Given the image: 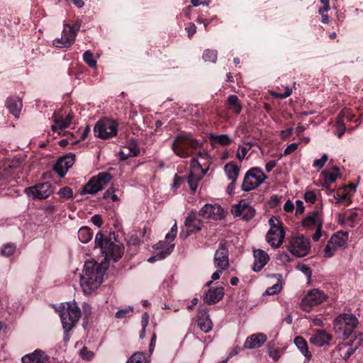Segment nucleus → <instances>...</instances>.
Returning a JSON list of instances; mask_svg holds the SVG:
<instances>
[{
    "label": "nucleus",
    "instance_id": "nucleus-1",
    "mask_svg": "<svg viewBox=\"0 0 363 363\" xmlns=\"http://www.w3.org/2000/svg\"><path fill=\"white\" fill-rule=\"evenodd\" d=\"M106 267L102 263L99 264L94 260H89L84 263V269L80 278V286L85 294H91L103 282V277Z\"/></svg>",
    "mask_w": 363,
    "mask_h": 363
},
{
    "label": "nucleus",
    "instance_id": "nucleus-2",
    "mask_svg": "<svg viewBox=\"0 0 363 363\" xmlns=\"http://www.w3.org/2000/svg\"><path fill=\"white\" fill-rule=\"evenodd\" d=\"M171 145L173 152L177 156L187 158L191 155V150H197L201 147L202 143L189 134H181L174 138Z\"/></svg>",
    "mask_w": 363,
    "mask_h": 363
},
{
    "label": "nucleus",
    "instance_id": "nucleus-3",
    "mask_svg": "<svg viewBox=\"0 0 363 363\" xmlns=\"http://www.w3.org/2000/svg\"><path fill=\"white\" fill-rule=\"evenodd\" d=\"M358 320L351 313L339 315L333 322V330L337 337L347 340L353 333L357 326Z\"/></svg>",
    "mask_w": 363,
    "mask_h": 363
},
{
    "label": "nucleus",
    "instance_id": "nucleus-4",
    "mask_svg": "<svg viewBox=\"0 0 363 363\" xmlns=\"http://www.w3.org/2000/svg\"><path fill=\"white\" fill-rule=\"evenodd\" d=\"M60 308V316L65 332H69L77 325L80 317L81 310L76 302H67Z\"/></svg>",
    "mask_w": 363,
    "mask_h": 363
},
{
    "label": "nucleus",
    "instance_id": "nucleus-5",
    "mask_svg": "<svg viewBox=\"0 0 363 363\" xmlns=\"http://www.w3.org/2000/svg\"><path fill=\"white\" fill-rule=\"evenodd\" d=\"M95 243L96 247H100L106 260L117 262L123 254V249L121 245L107 240L101 233L96 235Z\"/></svg>",
    "mask_w": 363,
    "mask_h": 363
},
{
    "label": "nucleus",
    "instance_id": "nucleus-6",
    "mask_svg": "<svg viewBox=\"0 0 363 363\" xmlns=\"http://www.w3.org/2000/svg\"><path fill=\"white\" fill-rule=\"evenodd\" d=\"M177 233V226L175 223L172 227L170 231L166 235L164 240H161L155 245V247L157 250L161 251L157 253L155 255L150 257L148 259V262H154L157 260H162L168 257L174 248V244L172 243L176 238Z\"/></svg>",
    "mask_w": 363,
    "mask_h": 363
},
{
    "label": "nucleus",
    "instance_id": "nucleus-7",
    "mask_svg": "<svg viewBox=\"0 0 363 363\" xmlns=\"http://www.w3.org/2000/svg\"><path fill=\"white\" fill-rule=\"evenodd\" d=\"M267 179V176L264 174L260 168H251L244 177L242 190L244 191L253 190L260 186Z\"/></svg>",
    "mask_w": 363,
    "mask_h": 363
},
{
    "label": "nucleus",
    "instance_id": "nucleus-8",
    "mask_svg": "<svg viewBox=\"0 0 363 363\" xmlns=\"http://www.w3.org/2000/svg\"><path fill=\"white\" fill-rule=\"evenodd\" d=\"M112 175L107 172L99 173L92 177L82 188V194H94L102 190L111 180Z\"/></svg>",
    "mask_w": 363,
    "mask_h": 363
},
{
    "label": "nucleus",
    "instance_id": "nucleus-9",
    "mask_svg": "<svg viewBox=\"0 0 363 363\" xmlns=\"http://www.w3.org/2000/svg\"><path fill=\"white\" fill-rule=\"evenodd\" d=\"M287 249L296 257H305L309 253L311 250L310 241L303 235L292 237L289 240Z\"/></svg>",
    "mask_w": 363,
    "mask_h": 363
},
{
    "label": "nucleus",
    "instance_id": "nucleus-10",
    "mask_svg": "<svg viewBox=\"0 0 363 363\" xmlns=\"http://www.w3.org/2000/svg\"><path fill=\"white\" fill-rule=\"evenodd\" d=\"M96 137L107 139L116 135L118 133V124L111 119L104 118L99 121L94 128Z\"/></svg>",
    "mask_w": 363,
    "mask_h": 363
},
{
    "label": "nucleus",
    "instance_id": "nucleus-11",
    "mask_svg": "<svg viewBox=\"0 0 363 363\" xmlns=\"http://www.w3.org/2000/svg\"><path fill=\"white\" fill-rule=\"evenodd\" d=\"M327 297V295L323 291L318 289H311L303 298L301 302L302 307L305 311H308L311 307L323 303Z\"/></svg>",
    "mask_w": 363,
    "mask_h": 363
},
{
    "label": "nucleus",
    "instance_id": "nucleus-12",
    "mask_svg": "<svg viewBox=\"0 0 363 363\" xmlns=\"http://www.w3.org/2000/svg\"><path fill=\"white\" fill-rule=\"evenodd\" d=\"M255 209L246 200H241L231 208V213L234 216H240L245 221L251 220L255 216Z\"/></svg>",
    "mask_w": 363,
    "mask_h": 363
},
{
    "label": "nucleus",
    "instance_id": "nucleus-13",
    "mask_svg": "<svg viewBox=\"0 0 363 363\" xmlns=\"http://www.w3.org/2000/svg\"><path fill=\"white\" fill-rule=\"evenodd\" d=\"M269 225L270 226V229L266 235V240L267 242L275 245V238H273L272 235L276 234V235H277L278 238L279 239L278 245L283 243L285 232L284 228L281 226V223L279 219L275 216L271 217L269 220Z\"/></svg>",
    "mask_w": 363,
    "mask_h": 363
},
{
    "label": "nucleus",
    "instance_id": "nucleus-14",
    "mask_svg": "<svg viewBox=\"0 0 363 363\" xmlns=\"http://www.w3.org/2000/svg\"><path fill=\"white\" fill-rule=\"evenodd\" d=\"M214 267L216 269L226 270L229 267V251L225 242H220L213 257Z\"/></svg>",
    "mask_w": 363,
    "mask_h": 363
},
{
    "label": "nucleus",
    "instance_id": "nucleus-15",
    "mask_svg": "<svg viewBox=\"0 0 363 363\" xmlns=\"http://www.w3.org/2000/svg\"><path fill=\"white\" fill-rule=\"evenodd\" d=\"M28 195L34 198L45 199L49 197L52 193V185L50 182H43L25 189Z\"/></svg>",
    "mask_w": 363,
    "mask_h": 363
},
{
    "label": "nucleus",
    "instance_id": "nucleus-16",
    "mask_svg": "<svg viewBox=\"0 0 363 363\" xmlns=\"http://www.w3.org/2000/svg\"><path fill=\"white\" fill-rule=\"evenodd\" d=\"M74 159L75 156L73 154H69L60 157L54 165V171L60 177H64L69 169L74 164Z\"/></svg>",
    "mask_w": 363,
    "mask_h": 363
},
{
    "label": "nucleus",
    "instance_id": "nucleus-17",
    "mask_svg": "<svg viewBox=\"0 0 363 363\" xmlns=\"http://www.w3.org/2000/svg\"><path fill=\"white\" fill-rule=\"evenodd\" d=\"M223 215V209L218 205L205 204L199 211V216L207 219L219 220Z\"/></svg>",
    "mask_w": 363,
    "mask_h": 363
},
{
    "label": "nucleus",
    "instance_id": "nucleus-18",
    "mask_svg": "<svg viewBox=\"0 0 363 363\" xmlns=\"http://www.w3.org/2000/svg\"><path fill=\"white\" fill-rule=\"evenodd\" d=\"M54 124L51 126L53 131L67 128L71 123L73 118V113L69 112L64 118L60 112H54L52 115Z\"/></svg>",
    "mask_w": 363,
    "mask_h": 363
},
{
    "label": "nucleus",
    "instance_id": "nucleus-19",
    "mask_svg": "<svg viewBox=\"0 0 363 363\" xmlns=\"http://www.w3.org/2000/svg\"><path fill=\"white\" fill-rule=\"evenodd\" d=\"M18 167V162L16 161L0 160V182L9 181Z\"/></svg>",
    "mask_w": 363,
    "mask_h": 363
},
{
    "label": "nucleus",
    "instance_id": "nucleus-20",
    "mask_svg": "<svg viewBox=\"0 0 363 363\" xmlns=\"http://www.w3.org/2000/svg\"><path fill=\"white\" fill-rule=\"evenodd\" d=\"M197 322L199 328L205 333H207L212 330L213 323L206 308L199 307L198 310Z\"/></svg>",
    "mask_w": 363,
    "mask_h": 363
},
{
    "label": "nucleus",
    "instance_id": "nucleus-21",
    "mask_svg": "<svg viewBox=\"0 0 363 363\" xmlns=\"http://www.w3.org/2000/svg\"><path fill=\"white\" fill-rule=\"evenodd\" d=\"M267 340V335L264 333H255L246 338L243 347L250 350L259 348L264 345Z\"/></svg>",
    "mask_w": 363,
    "mask_h": 363
},
{
    "label": "nucleus",
    "instance_id": "nucleus-22",
    "mask_svg": "<svg viewBox=\"0 0 363 363\" xmlns=\"http://www.w3.org/2000/svg\"><path fill=\"white\" fill-rule=\"evenodd\" d=\"M140 154V150L135 141H128L118 152L121 160H125L130 157H136Z\"/></svg>",
    "mask_w": 363,
    "mask_h": 363
},
{
    "label": "nucleus",
    "instance_id": "nucleus-23",
    "mask_svg": "<svg viewBox=\"0 0 363 363\" xmlns=\"http://www.w3.org/2000/svg\"><path fill=\"white\" fill-rule=\"evenodd\" d=\"M48 360L49 357L45 352L40 350H36L21 358L23 363H48Z\"/></svg>",
    "mask_w": 363,
    "mask_h": 363
},
{
    "label": "nucleus",
    "instance_id": "nucleus-24",
    "mask_svg": "<svg viewBox=\"0 0 363 363\" xmlns=\"http://www.w3.org/2000/svg\"><path fill=\"white\" fill-rule=\"evenodd\" d=\"M223 287H216L208 289L203 296V300L206 303L211 305L219 302L223 298Z\"/></svg>",
    "mask_w": 363,
    "mask_h": 363
},
{
    "label": "nucleus",
    "instance_id": "nucleus-25",
    "mask_svg": "<svg viewBox=\"0 0 363 363\" xmlns=\"http://www.w3.org/2000/svg\"><path fill=\"white\" fill-rule=\"evenodd\" d=\"M255 262L252 269L254 272H258L267 264L269 259V257L264 250L258 249L253 251Z\"/></svg>",
    "mask_w": 363,
    "mask_h": 363
},
{
    "label": "nucleus",
    "instance_id": "nucleus-26",
    "mask_svg": "<svg viewBox=\"0 0 363 363\" xmlns=\"http://www.w3.org/2000/svg\"><path fill=\"white\" fill-rule=\"evenodd\" d=\"M332 336L324 330H318L310 337V342L315 346L322 347L329 344Z\"/></svg>",
    "mask_w": 363,
    "mask_h": 363
},
{
    "label": "nucleus",
    "instance_id": "nucleus-27",
    "mask_svg": "<svg viewBox=\"0 0 363 363\" xmlns=\"http://www.w3.org/2000/svg\"><path fill=\"white\" fill-rule=\"evenodd\" d=\"M208 139L213 147H216L218 145L226 146L233 142V140L225 134L216 135L213 133H210L208 135Z\"/></svg>",
    "mask_w": 363,
    "mask_h": 363
},
{
    "label": "nucleus",
    "instance_id": "nucleus-28",
    "mask_svg": "<svg viewBox=\"0 0 363 363\" xmlns=\"http://www.w3.org/2000/svg\"><path fill=\"white\" fill-rule=\"evenodd\" d=\"M6 106L9 111L15 116L18 117L23 106V103L19 97H9L6 101Z\"/></svg>",
    "mask_w": 363,
    "mask_h": 363
},
{
    "label": "nucleus",
    "instance_id": "nucleus-29",
    "mask_svg": "<svg viewBox=\"0 0 363 363\" xmlns=\"http://www.w3.org/2000/svg\"><path fill=\"white\" fill-rule=\"evenodd\" d=\"M74 37L69 35L67 33L66 28H64L60 38H57L53 40V45L57 48H69L74 42Z\"/></svg>",
    "mask_w": 363,
    "mask_h": 363
},
{
    "label": "nucleus",
    "instance_id": "nucleus-30",
    "mask_svg": "<svg viewBox=\"0 0 363 363\" xmlns=\"http://www.w3.org/2000/svg\"><path fill=\"white\" fill-rule=\"evenodd\" d=\"M302 225L306 228L318 227L322 225V220L317 211H313L303 220Z\"/></svg>",
    "mask_w": 363,
    "mask_h": 363
},
{
    "label": "nucleus",
    "instance_id": "nucleus-31",
    "mask_svg": "<svg viewBox=\"0 0 363 363\" xmlns=\"http://www.w3.org/2000/svg\"><path fill=\"white\" fill-rule=\"evenodd\" d=\"M354 350L347 344L340 345L337 347L335 355L340 359L347 360L354 353Z\"/></svg>",
    "mask_w": 363,
    "mask_h": 363
},
{
    "label": "nucleus",
    "instance_id": "nucleus-32",
    "mask_svg": "<svg viewBox=\"0 0 363 363\" xmlns=\"http://www.w3.org/2000/svg\"><path fill=\"white\" fill-rule=\"evenodd\" d=\"M225 106L228 110L233 111L235 114H239L242 111V105L236 95H229L227 99Z\"/></svg>",
    "mask_w": 363,
    "mask_h": 363
},
{
    "label": "nucleus",
    "instance_id": "nucleus-33",
    "mask_svg": "<svg viewBox=\"0 0 363 363\" xmlns=\"http://www.w3.org/2000/svg\"><path fill=\"white\" fill-rule=\"evenodd\" d=\"M294 344L300 351V352L308 361L311 359L312 354L308 350V344L303 337H296L294 340Z\"/></svg>",
    "mask_w": 363,
    "mask_h": 363
},
{
    "label": "nucleus",
    "instance_id": "nucleus-34",
    "mask_svg": "<svg viewBox=\"0 0 363 363\" xmlns=\"http://www.w3.org/2000/svg\"><path fill=\"white\" fill-rule=\"evenodd\" d=\"M348 236L349 234L347 232L338 231L331 236L329 241L340 248L346 245Z\"/></svg>",
    "mask_w": 363,
    "mask_h": 363
},
{
    "label": "nucleus",
    "instance_id": "nucleus-35",
    "mask_svg": "<svg viewBox=\"0 0 363 363\" xmlns=\"http://www.w3.org/2000/svg\"><path fill=\"white\" fill-rule=\"evenodd\" d=\"M225 173L229 180L236 182L239 172L240 168L234 163H227L224 167Z\"/></svg>",
    "mask_w": 363,
    "mask_h": 363
},
{
    "label": "nucleus",
    "instance_id": "nucleus-36",
    "mask_svg": "<svg viewBox=\"0 0 363 363\" xmlns=\"http://www.w3.org/2000/svg\"><path fill=\"white\" fill-rule=\"evenodd\" d=\"M184 223L188 228V231L189 233H195L201 230V229L200 220L194 216H189L186 218Z\"/></svg>",
    "mask_w": 363,
    "mask_h": 363
},
{
    "label": "nucleus",
    "instance_id": "nucleus-37",
    "mask_svg": "<svg viewBox=\"0 0 363 363\" xmlns=\"http://www.w3.org/2000/svg\"><path fill=\"white\" fill-rule=\"evenodd\" d=\"M92 233L91 229L86 226L82 227L78 231L79 240L83 243H87L92 238Z\"/></svg>",
    "mask_w": 363,
    "mask_h": 363
},
{
    "label": "nucleus",
    "instance_id": "nucleus-38",
    "mask_svg": "<svg viewBox=\"0 0 363 363\" xmlns=\"http://www.w3.org/2000/svg\"><path fill=\"white\" fill-rule=\"evenodd\" d=\"M325 182L329 184L333 183L339 176V169L333 167L331 169L323 172Z\"/></svg>",
    "mask_w": 363,
    "mask_h": 363
},
{
    "label": "nucleus",
    "instance_id": "nucleus-39",
    "mask_svg": "<svg viewBox=\"0 0 363 363\" xmlns=\"http://www.w3.org/2000/svg\"><path fill=\"white\" fill-rule=\"evenodd\" d=\"M201 177L200 176L196 175V174L191 172L187 179V182L189 185V187L191 191H196L199 182H200Z\"/></svg>",
    "mask_w": 363,
    "mask_h": 363
},
{
    "label": "nucleus",
    "instance_id": "nucleus-40",
    "mask_svg": "<svg viewBox=\"0 0 363 363\" xmlns=\"http://www.w3.org/2000/svg\"><path fill=\"white\" fill-rule=\"evenodd\" d=\"M217 50L206 49L203 52V59L205 62L215 63L217 60Z\"/></svg>",
    "mask_w": 363,
    "mask_h": 363
},
{
    "label": "nucleus",
    "instance_id": "nucleus-41",
    "mask_svg": "<svg viewBox=\"0 0 363 363\" xmlns=\"http://www.w3.org/2000/svg\"><path fill=\"white\" fill-rule=\"evenodd\" d=\"M126 363H147V359L143 352L134 353Z\"/></svg>",
    "mask_w": 363,
    "mask_h": 363
},
{
    "label": "nucleus",
    "instance_id": "nucleus-42",
    "mask_svg": "<svg viewBox=\"0 0 363 363\" xmlns=\"http://www.w3.org/2000/svg\"><path fill=\"white\" fill-rule=\"evenodd\" d=\"M337 119L342 121L343 123L345 119H347L349 121H354V115L352 113L350 108H345L338 114Z\"/></svg>",
    "mask_w": 363,
    "mask_h": 363
},
{
    "label": "nucleus",
    "instance_id": "nucleus-43",
    "mask_svg": "<svg viewBox=\"0 0 363 363\" xmlns=\"http://www.w3.org/2000/svg\"><path fill=\"white\" fill-rule=\"evenodd\" d=\"M84 61L90 67H95L96 66V60L94 57L93 53L90 50H86L83 54Z\"/></svg>",
    "mask_w": 363,
    "mask_h": 363
},
{
    "label": "nucleus",
    "instance_id": "nucleus-44",
    "mask_svg": "<svg viewBox=\"0 0 363 363\" xmlns=\"http://www.w3.org/2000/svg\"><path fill=\"white\" fill-rule=\"evenodd\" d=\"M338 247L328 240L326 246L324 248V257L326 258L332 257Z\"/></svg>",
    "mask_w": 363,
    "mask_h": 363
},
{
    "label": "nucleus",
    "instance_id": "nucleus-45",
    "mask_svg": "<svg viewBox=\"0 0 363 363\" xmlns=\"http://www.w3.org/2000/svg\"><path fill=\"white\" fill-rule=\"evenodd\" d=\"M148 323H149V315L147 313L145 312L143 313L142 319H141L142 330L140 333V339H143L145 337V330H146V328L148 325Z\"/></svg>",
    "mask_w": 363,
    "mask_h": 363
},
{
    "label": "nucleus",
    "instance_id": "nucleus-46",
    "mask_svg": "<svg viewBox=\"0 0 363 363\" xmlns=\"http://www.w3.org/2000/svg\"><path fill=\"white\" fill-rule=\"evenodd\" d=\"M79 354L82 359L86 361H90L94 357V352L89 350L85 346L80 350Z\"/></svg>",
    "mask_w": 363,
    "mask_h": 363
},
{
    "label": "nucleus",
    "instance_id": "nucleus-47",
    "mask_svg": "<svg viewBox=\"0 0 363 363\" xmlns=\"http://www.w3.org/2000/svg\"><path fill=\"white\" fill-rule=\"evenodd\" d=\"M16 248V246L14 244H6L1 247V253L5 257H10L14 253Z\"/></svg>",
    "mask_w": 363,
    "mask_h": 363
},
{
    "label": "nucleus",
    "instance_id": "nucleus-48",
    "mask_svg": "<svg viewBox=\"0 0 363 363\" xmlns=\"http://www.w3.org/2000/svg\"><path fill=\"white\" fill-rule=\"evenodd\" d=\"M81 26V23L79 22H76L74 25L70 26L69 24H65V28L67 30V33L71 35L76 38L77 33L79 30Z\"/></svg>",
    "mask_w": 363,
    "mask_h": 363
},
{
    "label": "nucleus",
    "instance_id": "nucleus-49",
    "mask_svg": "<svg viewBox=\"0 0 363 363\" xmlns=\"http://www.w3.org/2000/svg\"><path fill=\"white\" fill-rule=\"evenodd\" d=\"M58 195L62 199H71L73 196V191L70 187L65 186L59 190Z\"/></svg>",
    "mask_w": 363,
    "mask_h": 363
},
{
    "label": "nucleus",
    "instance_id": "nucleus-50",
    "mask_svg": "<svg viewBox=\"0 0 363 363\" xmlns=\"http://www.w3.org/2000/svg\"><path fill=\"white\" fill-rule=\"evenodd\" d=\"M281 289V284L278 281L277 284H274L272 286L269 287L265 292L264 293V295H274L278 294Z\"/></svg>",
    "mask_w": 363,
    "mask_h": 363
},
{
    "label": "nucleus",
    "instance_id": "nucleus-51",
    "mask_svg": "<svg viewBox=\"0 0 363 363\" xmlns=\"http://www.w3.org/2000/svg\"><path fill=\"white\" fill-rule=\"evenodd\" d=\"M327 160H328V155L326 154H323L322 155L321 158L315 159L313 161V167H315L318 169H320L323 167V166L325 165Z\"/></svg>",
    "mask_w": 363,
    "mask_h": 363
},
{
    "label": "nucleus",
    "instance_id": "nucleus-52",
    "mask_svg": "<svg viewBox=\"0 0 363 363\" xmlns=\"http://www.w3.org/2000/svg\"><path fill=\"white\" fill-rule=\"evenodd\" d=\"M133 311V308L129 306L128 308L121 309L116 311L115 316L117 318H123L126 317L128 314L131 313Z\"/></svg>",
    "mask_w": 363,
    "mask_h": 363
},
{
    "label": "nucleus",
    "instance_id": "nucleus-53",
    "mask_svg": "<svg viewBox=\"0 0 363 363\" xmlns=\"http://www.w3.org/2000/svg\"><path fill=\"white\" fill-rule=\"evenodd\" d=\"M296 268L302 272L308 279H311L312 275L311 269L305 264H297Z\"/></svg>",
    "mask_w": 363,
    "mask_h": 363
},
{
    "label": "nucleus",
    "instance_id": "nucleus-54",
    "mask_svg": "<svg viewBox=\"0 0 363 363\" xmlns=\"http://www.w3.org/2000/svg\"><path fill=\"white\" fill-rule=\"evenodd\" d=\"M336 124L337 126V135L339 138H340L344 135L346 130V127L345 123L341 120L337 119Z\"/></svg>",
    "mask_w": 363,
    "mask_h": 363
},
{
    "label": "nucleus",
    "instance_id": "nucleus-55",
    "mask_svg": "<svg viewBox=\"0 0 363 363\" xmlns=\"http://www.w3.org/2000/svg\"><path fill=\"white\" fill-rule=\"evenodd\" d=\"M304 199L306 202L314 203L316 200V195L313 191H307L304 194Z\"/></svg>",
    "mask_w": 363,
    "mask_h": 363
},
{
    "label": "nucleus",
    "instance_id": "nucleus-56",
    "mask_svg": "<svg viewBox=\"0 0 363 363\" xmlns=\"http://www.w3.org/2000/svg\"><path fill=\"white\" fill-rule=\"evenodd\" d=\"M357 218V213L354 211H350L346 214L345 218L347 221L350 222V227H354V223Z\"/></svg>",
    "mask_w": 363,
    "mask_h": 363
},
{
    "label": "nucleus",
    "instance_id": "nucleus-57",
    "mask_svg": "<svg viewBox=\"0 0 363 363\" xmlns=\"http://www.w3.org/2000/svg\"><path fill=\"white\" fill-rule=\"evenodd\" d=\"M278 259L283 264L289 263L291 261V258L289 255L286 252H279L278 255Z\"/></svg>",
    "mask_w": 363,
    "mask_h": 363
},
{
    "label": "nucleus",
    "instance_id": "nucleus-58",
    "mask_svg": "<svg viewBox=\"0 0 363 363\" xmlns=\"http://www.w3.org/2000/svg\"><path fill=\"white\" fill-rule=\"evenodd\" d=\"M249 150H250V147H244V146L239 147L238 151L237 153V158L239 160H242L245 158V157L246 156Z\"/></svg>",
    "mask_w": 363,
    "mask_h": 363
},
{
    "label": "nucleus",
    "instance_id": "nucleus-59",
    "mask_svg": "<svg viewBox=\"0 0 363 363\" xmlns=\"http://www.w3.org/2000/svg\"><path fill=\"white\" fill-rule=\"evenodd\" d=\"M104 198L111 199L113 201H116L118 200L117 196L114 194L113 188H110L107 189L104 194Z\"/></svg>",
    "mask_w": 363,
    "mask_h": 363
},
{
    "label": "nucleus",
    "instance_id": "nucleus-60",
    "mask_svg": "<svg viewBox=\"0 0 363 363\" xmlns=\"http://www.w3.org/2000/svg\"><path fill=\"white\" fill-rule=\"evenodd\" d=\"M298 147V144L296 143H293L290 144L285 148V150L284 151V155H291V153H293L294 152H295L297 150Z\"/></svg>",
    "mask_w": 363,
    "mask_h": 363
},
{
    "label": "nucleus",
    "instance_id": "nucleus-61",
    "mask_svg": "<svg viewBox=\"0 0 363 363\" xmlns=\"http://www.w3.org/2000/svg\"><path fill=\"white\" fill-rule=\"evenodd\" d=\"M323 6L318 9V13L323 14V13L327 12L330 10V0H320Z\"/></svg>",
    "mask_w": 363,
    "mask_h": 363
},
{
    "label": "nucleus",
    "instance_id": "nucleus-62",
    "mask_svg": "<svg viewBox=\"0 0 363 363\" xmlns=\"http://www.w3.org/2000/svg\"><path fill=\"white\" fill-rule=\"evenodd\" d=\"M223 271H225V269H217V270L211 275V281H208L206 285L209 286L213 281L218 279Z\"/></svg>",
    "mask_w": 363,
    "mask_h": 363
},
{
    "label": "nucleus",
    "instance_id": "nucleus-63",
    "mask_svg": "<svg viewBox=\"0 0 363 363\" xmlns=\"http://www.w3.org/2000/svg\"><path fill=\"white\" fill-rule=\"evenodd\" d=\"M296 209V215H301L303 213L304 211V206L303 203L301 200H297L296 201V206L294 207Z\"/></svg>",
    "mask_w": 363,
    "mask_h": 363
},
{
    "label": "nucleus",
    "instance_id": "nucleus-64",
    "mask_svg": "<svg viewBox=\"0 0 363 363\" xmlns=\"http://www.w3.org/2000/svg\"><path fill=\"white\" fill-rule=\"evenodd\" d=\"M93 224L98 228H100L102 225V218L100 215L96 214L91 217V219Z\"/></svg>",
    "mask_w": 363,
    "mask_h": 363
}]
</instances>
